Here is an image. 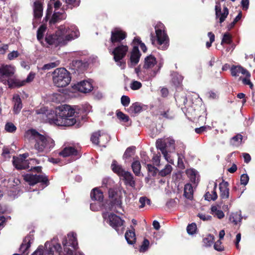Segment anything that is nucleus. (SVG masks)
I'll use <instances>...</instances> for the list:
<instances>
[{"label":"nucleus","instance_id":"27","mask_svg":"<svg viewBox=\"0 0 255 255\" xmlns=\"http://www.w3.org/2000/svg\"><path fill=\"white\" fill-rule=\"evenodd\" d=\"M156 63V61L155 58L150 55L145 58L143 68L147 69L151 68Z\"/></svg>","mask_w":255,"mask_h":255},{"label":"nucleus","instance_id":"57","mask_svg":"<svg viewBox=\"0 0 255 255\" xmlns=\"http://www.w3.org/2000/svg\"><path fill=\"white\" fill-rule=\"evenodd\" d=\"M249 177L247 174H243L241 176V183L242 185H246L249 182Z\"/></svg>","mask_w":255,"mask_h":255},{"label":"nucleus","instance_id":"23","mask_svg":"<svg viewBox=\"0 0 255 255\" xmlns=\"http://www.w3.org/2000/svg\"><path fill=\"white\" fill-rule=\"evenodd\" d=\"M211 213L214 217H217L219 219H223L225 216L224 212L220 209V207L218 205H215L211 206Z\"/></svg>","mask_w":255,"mask_h":255},{"label":"nucleus","instance_id":"62","mask_svg":"<svg viewBox=\"0 0 255 255\" xmlns=\"http://www.w3.org/2000/svg\"><path fill=\"white\" fill-rule=\"evenodd\" d=\"M18 56L19 53L17 51H13L8 54L7 57L9 60H11L14 58L17 57Z\"/></svg>","mask_w":255,"mask_h":255},{"label":"nucleus","instance_id":"44","mask_svg":"<svg viewBox=\"0 0 255 255\" xmlns=\"http://www.w3.org/2000/svg\"><path fill=\"white\" fill-rule=\"evenodd\" d=\"M60 64L59 61H56L55 62H50L48 64H44L43 67L41 68V69L43 70H49L50 69L55 68Z\"/></svg>","mask_w":255,"mask_h":255},{"label":"nucleus","instance_id":"29","mask_svg":"<svg viewBox=\"0 0 255 255\" xmlns=\"http://www.w3.org/2000/svg\"><path fill=\"white\" fill-rule=\"evenodd\" d=\"M121 177H123L126 181V184L132 187L135 186V181L131 173L126 171Z\"/></svg>","mask_w":255,"mask_h":255},{"label":"nucleus","instance_id":"24","mask_svg":"<svg viewBox=\"0 0 255 255\" xmlns=\"http://www.w3.org/2000/svg\"><path fill=\"white\" fill-rule=\"evenodd\" d=\"M40 133L35 130L31 129L27 130L24 133V137L29 141L34 140L35 142L40 135Z\"/></svg>","mask_w":255,"mask_h":255},{"label":"nucleus","instance_id":"49","mask_svg":"<svg viewBox=\"0 0 255 255\" xmlns=\"http://www.w3.org/2000/svg\"><path fill=\"white\" fill-rule=\"evenodd\" d=\"M46 30V26L42 25L38 28L37 32V38L38 40H40L43 38V33Z\"/></svg>","mask_w":255,"mask_h":255},{"label":"nucleus","instance_id":"38","mask_svg":"<svg viewBox=\"0 0 255 255\" xmlns=\"http://www.w3.org/2000/svg\"><path fill=\"white\" fill-rule=\"evenodd\" d=\"M110 139V136L105 132L100 131V145L105 147V145Z\"/></svg>","mask_w":255,"mask_h":255},{"label":"nucleus","instance_id":"15","mask_svg":"<svg viewBox=\"0 0 255 255\" xmlns=\"http://www.w3.org/2000/svg\"><path fill=\"white\" fill-rule=\"evenodd\" d=\"M74 88L78 91L83 93H89L92 91L93 89L92 84L90 80L81 81L77 84L74 85Z\"/></svg>","mask_w":255,"mask_h":255},{"label":"nucleus","instance_id":"14","mask_svg":"<svg viewBox=\"0 0 255 255\" xmlns=\"http://www.w3.org/2000/svg\"><path fill=\"white\" fill-rule=\"evenodd\" d=\"M156 146L157 149H159L162 152L165 159L170 163H173V160L170 159L168 156L167 152V143L166 139H158L156 142Z\"/></svg>","mask_w":255,"mask_h":255},{"label":"nucleus","instance_id":"51","mask_svg":"<svg viewBox=\"0 0 255 255\" xmlns=\"http://www.w3.org/2000/svg\"><path fill=\"white\" fill-rule=\"evenodd\" d=\"M214 240V236L211 235H209L206 238L203 239V242L206 246H210L212 245Z\"/></svg>","mask_w":255,"mask_h":255},{"label":"nucleus","instance_id":"33","mask_svg":"<svg viewBox=\"0 0 255 255\" xmlns=\"http://www.w3.org/2000/svg\"><path fill=\"white\" fill-rule=\"evenodd\" d=\"M186 174L192 182L195 183L196 181L198 180L199 176L197 171L195 169H188L186 170Z\"/></svg>","mask_w":255,"mask_h":255},{"label":"nucleus","instance_id":"39","mask_svg":"<svg viewBox=\"0 0 255 255\" xmlns=\"http://www.w3.org/2000/svg\"><path fill=\"white\" fill-rule=\"evenodd\" d=\"M131 167L133 173L137 176L140 174V171L141 169L140 163L138 160L134 161L132 164Z\"/></svg>","mask_w":255,"mask_h":255},{"label":"nucleus","instance_id":"64","mask_svg":"<svg viewBox=\"0 0 255 255\" xmlns=\"http://www.w3.org/2000/svg\"><path fill=\"white\" fill-rule=\"evenodd\" d=\"M222 243L220 240L217 241L214 244V249L218 251H221L223 250V247L221 245Z\"/></svg>","mask_w":255,"mask_h":255},{"label":"nucleus","instance_id":"48","mask_svg":"<svg viewBox=\"0 0 255 255\" xmlns=\"http://www.w3.org/2000/svg\"><path fill=\"white\" fill-rule=\"evenodd\" d=\"M139 202L140 204L139 206L140 208H143L146 204H150V200L146 197H140L139 200Z\"/></svg>","mask_w":255,"mask_h":255},{"label":"nucleus","instance_id":"3","mask_svg":"<svg viewBox=\"0 0 255 255\" xmlns=\"http://www.w3.org/2000/svg\"><path fill=\"white\" fill-rule=\"evenodd\" d=\"M53 84L57 87H65L71 82L70 73L64 68H58L52 73Z\"/></svg>","mask_w":255,"mask_h":255},{"label":"nucleus","instance_id":"20","mask_svg":"<svg viewBox=\"0 0 255 255\" xmlns=\"http://www.w3.org/2000/svg\"><path fill=\"white\" fill-rule=\"evenodd\" d=\"M59 155L64 157L73 155L76 156L78 155V151L72 146L66 147L59 152Z\"/></svg>","mask_w":255,"mask_h":255},{"label":"nucleus","instance_id":"4","mask_svg":"<svg viewBox=\"0 0 255 255\" xmlns=\"http://www.w3.org/2000/svg\"><path fill=\"white\" fill-rule=\"evenodd\" d=\"M14 68L11 65H3L0 67V80L9 88L15 87L18 84L17 79L14 76Z\"/></svg>","mask_w":255,"mask_h":255},{"label":"nucleus","instance_id":"12","mask_svg":"<svg viewBox=\"0 0 255 255\" xmlns=\"http://www.w3.org/2000/svg\"><path fill=\"white\" fill-rule=\"evenodd\" d=\"M229 14V10L228 8L225 6L223 9L221 8V4L219 1H216L215 5V15L216 19H219L218 22L221 24L227 18Z\"/></svg>","mask_w":255,"mask_h":255},{"label":"nucleus","instance_id":"52","mask_svg":"<svg viewBox=\"0 0 255 255\" xmlns=\"http://www.w3.org/2000/svg\"><path fill=\"white\" fill-rule=\"evenodd\" d=\"M197 230V226L195 223L189 224L187 227V233L190 235H193L195 233Z\"/></svg>","mask_w":255,"mask_h":255},{"label":"nucleus","instance_id":"26","mask_svg":"<svg viewBox=\"0 0 255 255\" xmlns=\"http://www.w3.org/2000/svg\"><path fill=\"white\" fill-rule=\"evenodd\" d=\"M43 13V7L41 3L36 1L34 3V16L36 19L40 18Z\"/></svg>","mask_w":255,"mask_h":255},{"label":"nucleus","instance_id":"30","mask_svg":"<svg viewBox=\"0 0 255 255\" xmlns=\"http://www.w3.org/2000/svg\"><path fill=\"white\" fill-rule=\"evenodd\" d=\"M91 197L93 200L101 202L103 200L104 196L102 192L95 188L91 193Z\"/></svg>","mask_w":255,"mask_h":255},{"label":"nucleus","instance_id":"56","mask_svg":"<svg viewBox=\"0 0 255 255\" xmlns=\"http://www.w3.org/2000/svg\"><path fill=\"white\" fill-rule=\"evenodd\" d=\"M121 103L124 107H128L130 103V99L127 96H123L121 97Z\"/></svg>","mask_w":255,"mask_h":255},{"label":"nucleus","instance_id":"21","mask_svg":"<svg viewBox=\"0 0 255 255\" xmlns=\"http://www.w3.org/2000/svg\"><path fill=\"white\" fill-rule=\"evenodd\" d=\"M229 184L227 182H222L220 184V197L222 199H227L229 196Z\"/></svg>","mask_w":255,"mask_h":255},{"label":"nucleus","instance_id":"22","mask_svg":"<svg viewBox=\"0 0 255 255\" xmlns=\"http://www.w3.org/2000/svg\"><path fill=\"white\" fill-rule=\"evenodd\" d=\"M68 238L69 240V245H67L68 243L66 240H65L62 242L63 246L66 247L67 246H71L74 249H76L78 246V242L76 239V234L74 233H70L68 234Z\"/></svg>","mask_w":255,"mask_h":255},{"label":"nucleus","instance_id":"34","mask_svg":"<svg viewBox=\"0 0 255 255\" xmlns=\"http://www.w3.org/2000/svg\"><path fill=\"white\" fill-rule=\"evenodd\" d=\"M184 195L188 199L191 200L193 198V189L190 184H186L184 186Z\"/></svg>","mask_w":255,"mask_h":255},{"label":"nucleus","instance_id":"59","mask_svg":"<svg viewBox=\"0 0 255 255\" xmlns=\"http://www.w3.org/2000/svg\"><path fill=\"white\" fill-rule=\"evenodd\" d=\"M141 87L140 82L135 81L132 82L130 84V88L132 90H136L139 89Z\"/></svg>","mask_w":255,"mask_h":255},{"label":"nucleus","instance_id":"45","mask_svg":"<svg viewBox=\"0 0 255 255\" xmlns=\"http://www.w3.org/2000/svg\"><path fill=\"white\" fill-rule=\"evenodd\" d=\"M134 152H135V147H128L126 149V150L123 155L124 159H128V158L130 157L133 155H134Z\"/></svg>","mask_w":255,"mask_h":255},{"label":"nucleus","instance_id":"53","mask_svg":"<svg viewBox=\"0 0 255 255\" xmlns=\"http://www.w3.org/2000/svg\"><path fill=\"white\" fill-rule=\"evenodd\" d=\"M149 245V242L148 240L145 239L140 248L139 252L142 253L146 252L148 250Z\"/></svg>","mask_w":255,"mask_h":255},{"label":"nucleus","instance_id":"31","mask_svg":"<svg viewBox=\"0 0 255 255\" xmlns=\"http://www.w3.org/2000/svg\"><path fill=\"white\" fill-rule=\"evenodd\" d=\"M217 184L215 182L214 184V189L213 191H212V193H210L209 192H207L206 193L205 195V199L206 200L210 201L213 200L215 201L217 199L218 195L216 191V189L217 188Z\"/></svg>","mask_w":255,"mask_h":255},{"label":"nucleus","instance_id":"25","mask_svg":"<svg viewBox=\"0 0 255 255\" xmlns=\"http://www.w3.org/2000/svg\"><path fill=\"white\" fill-rule=\"evenodd\" d=\"M111 168L113 171L118 174L119 176H122L126 172L116 161L114 160L111 164Z\"/></svg>","mask_w":255,"mask_h":255},{"label":"nucleus","instance_id":"5","mask_svg":"<svg viewBox=\"0 0 255 255\" xmlns=\"http://www.w3.org/2000/svg\"><path fill=\"white\" fill-rule=\"evenodd\" d=\"M35 142L34 148L38 152L43 154L48 152L55 145L54 141L52 138L41 134Z\"/></svg>","mask_w":255,"mask_h":255},{"label":"nucleus","instance_id":"40","mask_svg":"<svg viewBox=\"0 0 255 255\" xmlns=\"http://www.w3.org/2000/svg\"><path fill=\"white\" fill-rule=\"evenodd\" d=\"M142 108L138 103H135L129 108L128 111L131 113L137 114L140 113Z\"/></svg>","mask_w":255,"mask_h":255},{"label":"nucleus","instance_id":"11","mask_svg":"<svg viewBox=\"0 0 255 255\" xmlns=\"http://www.w3.org/2000/svg\"><path fill=\"white\" fill-rule=\"evenodd\" d=\"M128 50V47L127 44L121 43L117 46L113 51L115 61L118 62L124 58Z\"/></svg>","mask_w":255,"mask_h":255},{"label":"nucleus","instance_id":"17","mask_svg":"<svg viewBox=\"0 0 255 255\" xmlns=\"http://www.w3.org/2000/svg\"><path fill=\"white\" fill-rule=\"evenodd\" d=\"M231 75L233 77L239 76L240 74L245 75L246 77L250 78V73L244 68L240 65H233L231 68Z\"/></svg>","mask_w":255,"mask_h":255},{"label":"nucleus","instance_id":"36","mask_svg":"<svg viewBox=\"0 0 255 255\" xmlns=\"http://www.w3.org/2000/svg\"><path fill=\"white\" fill-rule=\"evenodd\" d=\"M242 219V217L240 212L233 213L229 217L230 221L235 225H237L239 222H241Z\"/></svg>","mask_w":255,"mask_h":255},{"label":"nucleus","instance_id":"46","mask_svg":"<svg viewBox=\"0 0 255 255\" xmlns=\"http://www.w3.org/2000/svg\"><path fill=\"white\" fill-rule=\"evenodd\" d=\"M5 130L8 132H14L16 130V126L11 122L6 123L4 127Z\"/></svg>","mask_w":255,"mask_h":255},{"label":"nucleus","instance_id":"43","mask_svg":"<svg viewBox=\"0 0 255 255\" xmlns=\"http://www.w3.org/2000/svg\"><path fill=\"white\" fill-rule=\"evenodd\" d=\"M100 131L94 132L91 137L92 143L96 145H100Z\"/></svg>","mask_w":255,"mask_h":255},{"label":"nucleus","instance_id":"42","mask_svg":"<svg viewBox=\"0 0 255 255\" xmlns=\"http://www.w3.org/2000/svg\"><path fill=\"white\" fill-rule=\"evenodd\" d=\"M172 170V166L169 164L165 165L164 169L159 172V175L162 177L166 176L170 174Z\"/></svg>","mask_w":255,"mask_h":255},{"label":"nucleus","instance_id":"16","mask_svg":"<svg viewBox=\"0 0 255 255\" xmlns=\"http://www.w3.org/2000/svg\"><path fill=\"white\" fill-rule=\"evenodd\" d=\"M140 55L138 47L137 46H134L130 53L129 66L132 67L136 65L139 61Z\"/></svg>","mask_w":255,"mask_h":255},{"label":"nucleus","instance_id":"6","mask_svg":"<svg viewBox=\"0 0 255 255\" xmlns=\"http://www.w3.org/2000/svg\"><path fill=\"white\" fill-rule=\"evenodd\" d=\"M155 30L158 48L162 50L166 49L168 46L169 39L164 30L163 25L162 23L156 25Z\"/></svg>","mask_w":255,"mask_h":255},{"label":"nucleus","instance_id":"35","mask_svg":"<svg viewBox=\"0 0 255 255\" xmlns=\"http://www.w3.org/2000/svg\"><path fill=\"white\" fill-rule=\"evenodd\" d=\"M30 246V239L29 237H26L23 241L22 244L21 245L19 251L22 254H24Z\"/></svg>","mask_w":255,"mask_h":255},{"label":"nucleus","instance_id":"9","mask_svg":"<svg viewBox=\"0 0 255 255\" xmlns=\"http://www.w3.org/2000/svg\"><path fill=\"white\" fill-rule=\"evenodd\" d=\"M109 219L110 225L116 230L119 234H122L125 229L124 221L114 214L109 215Z\"/></svg>","mask_w":255,"mask_h":255},{"label":"nucleus","instance_id":"61","mask_svg":"<svg viewBox=\"0 0 255 255\" xmlns=\"http://www.w3.org/2000/svg\"><path fill=\"white\" fill-rule=\"evenodd\" d=\"M147 168L149 172L152 173V175L154 176L156 174L157 171L158 170L157 168L150 164H147Z\"/></svg>","mask_w":255,"mask_h":255},{"label":"nucleus","instance_id":"13","mask_svg":"<svg viewBox=\"0 0 255 255\" xmlns=\"http://www.w3.org/2000/svg\"><path fill=\"white\" fill-rule=\"evenodd\" d=\"M127 37V33L120 28H115L111 32V41L113 44L120 42Z\"/></svg>","mask_w":255,"mask_h":255},{"label":"nucleus","instance_id":"37","mask_svg":"<svg viewBox=\"0 0 255 255\" xmlns=\"http://www.w3.org/2000/svg\"><path fill=\"white\" fill-rule=\"evenodd\" d=\"M172 82L173 84L177 87H179L182 83L183 77L178 73H174L172 75Z\"/></svg>","mask_w":255,"mask_h":255},{"label":"nucleus","instance_id":"19","mask_svg":"<svg viewBox=\"0 0 255 255\" xmlns=\"http://www.w3.org/2000/svg\"><path fill=\"white\" fill-rule=\"evenodd\" d=\"M13 111L15 114H18L22 108V101L19 95H14L13 96Z\"/></svg>","mask_w":255,"mask_h":255},{"label":"nucleus","instance_id":"28","mask_svg":"<svg viewBox=\"0 0 255 255\" xmlns=\"http://www.w3.org/2000/svg\"><path fill=\"white\" fill-rule=\"evenodd\" d=\"M35 74L32 72H30L25 80L20 81L17 80L18 84H16L15 87H19L25 85L26 83L31 82L34 79Z\"/></svg>","mask_w":255,"mask_h":255},{"label":"nucleus","instance_id":"60","mask_svg":"<svg viewBox=\"0 0 255 255\" xmlns=\"http://www.w3.org/2000/svg\"><path fill=\"white\" fill-rule=\"evenodd\" d=\"M161 115L165 118L168 119H172L174 117V114L169 110H167V111L163 112Z\"/></svg>","mask_w":255,"mask_h":255},{"label":"nucleus","instance_id":"63","mask_svg":"<svg viewBox=\"0 0 255 255\" xmlns=\"http://www.w3.org/2000/svg\"><path fill=\"white\" fill-rule=\"evenodd\" d=\"M167 147L169 146L171 149H174V140L171 138H166Z\"/></svg>","mask_w":255,"mask_h":255},{"label":"nucleus","instance_id":"1","mask_svg":"<svg viewBox=\"0 0 255 255\" xmlns=\"http://www.w3.org/2000/svg\"><path fill=\"white\" fill-rule=\"evenodd\" d=\"M79 35L80 32L76 26L66 27L65 25H61L55 34L47 35L45 41L49 45L61 46L78 37Z\"/></svg>","mask_w":255,"mask_h":255},{"label":"nucleus","instance_id":"2","mask_svg":"<svg viewBox=\"0 0 255 255\" xmlns=\"http://www.w3.org/2000/svg\"><path fill=\"white\" fill-rule=\"evenodd\" d=\"M75 110L69 105H65L58 107L56 111V118L52 122L58 126H71L76 123L73 118Z\"/></svg>","mask_w":255,"mask_h":255},{"label":"nucleus","instance_id":"7","mask_svg":"<svg viewBox=\"0 0 255 255\" xmlns=\"http://www.w3.org/2000/svg\"><path fill=\"white\" fill-rule=\"evenodd\" d=\"M28 153H24L19 155L18 157L13 158V164L17 169H27L30 168L29 164L38 163L35 159L26 160L28 157Z\"/></svg>","mask_w":255,"mask_h":255},{"label":"nucleus","instance_id":"18","mask_svg":"<svg viewBox=\"0 0 255 255\" xmlns=\"http://www.w3.org/2000/svg\"><path fill=\"white\" fill-rule=\"evenodd\" d=\"M66 17V15L64 11L61 12H55L49 20V24L51 26H52V25L55 24L56 23L61 20L65 19Z\"/></svg>","mask_w":255,"mask_h":255},{"label":"nucleus","instance_id":"54","mask_svg":"<svg viewBox=\"0 0 255 255\" xmlns=\"http://www.w3.org/2000/svg\"><path fill=\"white\" fill-rule=\"evenodd\" d=\"M231 35L229 33H225L222 40L221 44L224 43L229 44L232 42Z\"/></svg>","mask_w":255,"mask_h":255},{"label":"nucleus","instance_id":"50","mask_svg":"<svg viewBox=\"0 0 255 255\" xmlns=\"http://www.w3.org/2000/svg\"><path fill=\"white\" fill-rule=\"evenodd\" d=\"M67 4V5L70 7L73 8V7H76L79 6L80 4V0H63Z\"/></svg>","mask_w":255,"mask_h":255},{"label":"nucleus","instance_id":"58","mask_svg":"<svg viewBox=\"0 0 255 255\" xmlns=\"http://www.w3.org/2000/svg\"><path fill=\"white\" fill-rule=\"evenodd\" d=\"M43 246H39L37 249L31 255H45V252Z\"/></svg>","mask_w":255,"mask_h":255},{"label":"nucleus","instance_id":"47","mask_svg":"<svg viewBox=\"0 0 255 255\" xmlns=\"http://www.w3.org/2000/svg\"><path fill=\"white\" fill-rule=\"evenodd\" d=\"M117 116L121 122L124 123H126L129 120V117L122 112H118L117 113Z\"/></svg>","mask_w":255,"mask_h":255},{"label":"nucleus","instance_id":"10","mask_svg":"<svg viewBox=\"0 0 255 255\" xmlns=\"http://www.w3.org/2000/svg\"><path fill=\"white\" fill-rule=\"evenodd\" d=\"M24 179L30 185H35L38 182L46 183L48 182V178L44 174H26L24 175Z\"/></svg>","mask_w":255,"mask_h":255},{"label":"nucleus","instance_id":"41","mask_svg":"<svg viewBox=\"0 0 255 255\" xmlns=\"http://www.w3.org/2000/svg\"><path fill=\"white\" fill-rule=\"evenodd\" d=\"M242 139L243 136L240 134H238L232 138L231 143L234 146H239L242 143Z\"/></svg>","mask_w":255,"mask_h":255},{"label":"nucleus","instance_id":"32","mask_svg":"<svg viewBox=\"0 0 255 255\" xmlns=\"http://www.w3.org/2000/svg\"><path fill=\"white\" fill-rule=\"evenodd\" d=\"M125 238L128 244H134L136 240L134 232L132 230H129L127 231L125 234Z\"/></svg>","mask_w":255,"mask_h":255},{"label":"nucleus","instance_id":"8","mask_svg":"<svg viewBox=\"0 0 255 255\" xmlns=\"http://www.w3.org/2000/svg\"><path fill=\"white\" fill-rule=\"evenodd\" d=\"M109 196L111 199V206L113 208L114 207H115V211L119 214H122L123 209L122 208V197L121 195H119L117 191L112 188H110L109 190Z\"/></svg>","mask_w":255,"mask_h":255},{"label":"nucleus","instance_id":"55","mask_svg":"<svg viewBox=\"0 0 255 255\" xmlns=\"http://www.w3.org/2000/svg\"><path fill=\"white\" fill-rule=\"evenodd\" d=\"M208 36L210 38V41L206 42V46L208 48H209L211 46L212 43L215 40V35L212 32H209L208 33Z\"/></svg>","mask_w":255,"mask_h":255}]
</instances>
